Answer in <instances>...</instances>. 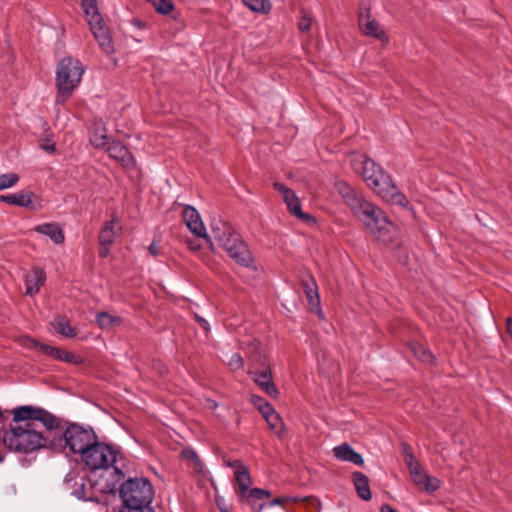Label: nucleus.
<instances>
[{"instance_id": "obj_1", "label": "nucleus", "mask_w": 512, "mask_h": 512, "mask_svg": "<svg viewBox=\"0 0 512 512\" xmlns=\"http://www.w3.org/2000/svg\"><path fill=\"white\" fill-rule=\"evenodd\" d=\"M335 188L353 214L377 241L384 245L394 243L397 235L396 226L388 220L380 208L367 201L345 181L336 182Z\"/></svg>"}, {"instance_id": "obj_2", "label": "nucleus", "mask_w": 512, "mask_h": 512, "mask_svg": "<svg viewBox=\"0 0 512 512\" xmlns=\"http://www.w3.org/2000/svg\"><path fill=\"white\" fill-rule=\"evenodd\" d=\"M2 442L9 450L24 454L45 448L48 444L51 448L57 446L54 440L50 441L30 421H12L9 429L3 434Z\"/></svg>"}, {"instance_id": "obj_3", "label": "nucleus", "mask_w": 512, "mask_h": 512, "mask_svg": "<svg viewBox=\"0 0 512 512\" xmlns=\"http://www.w3.org/2000/svg\"><path fill=\"white\" fill-rule=\"evenodd\" d=\"M117 491L122 500L120 512H153L154 489L147 478H129L117 487Z\"/></svg>"}, {"instance_id": "obj_4", "label": "nucleus", "mask_w": 512, "mask_h": 512, "mask_svg": "<svg viewBox=\"0 0 512 512\" xmlns=\"http://www.w3.org/2000/svg\"><path fill=\"white\" fill-rule=\"evenodd\" d=\"M84 67L81 62L72 57L63 58L57 65L56 87L58 90L56 102L64 104L78 87Z\"/></svg>"}, {"instance_id": "obj_5", "label": "nucleus", "mask_w": 512, "mask_h": 512, "mask_svg": "<svg viewBox=\"0 0 512 512\" xmlns=\"http://www.w3.org/2000/svg\"><path fill=\"white\" fill-rule=\"evenodd\" d=\"M80 455L82 462L89 467L92 472L97 470L107 471L110 466L118 461V456L122 457L119 450L109 444L99 442L98 438Z\"/></svg>"}, {"instance_id": "obj_6", "label": "nucleus", "mask_w": 512, "mask_h": 512, "mask_svg": "<svg viewBox=\"0 0 512 512\" xmlns=\"http://www.w3.org/2000/svg\"><path fill=\"white\" fill-rule=\"evenodd\" d=\"M112 480L103 479V475L98 480L81 477L79 487L73 491L78 499L94 500L93 490L101 494H115L117 492V484L124 479V472L117 466L113 467L110 472Z\"/></svg>"}, {"instance_id": "obj_7", "label": "nucleus", "mask_w": 512, "mask_h": 512, "mask_svg": "<svg viewBox=\"0 0 512 512\" xmlns=\"http://www.w3.org/2000/svg\"><path fill=\"white\" fill-rule=\"evenodd\" d=\"M97 434L92 427H84L75 422H66V428L58 439L59 445L62 442L74 454H81L97 439Z\"/></svg>"}, {"instance_id": "obj_8", "label": "nucleus", "mask_w": 512, "mask_h": 512, "mask_svg": "<svg viewBox=\"0 0 512 512\" xmlns=\"http://www.w3.org/2000/svg\"><path fill=\"white\" fill-rule=\"evenodd\" d=\"M234 491L240 503L248 504L252 509L257 500H264L271 497V492L262 488H252V478L247 467L234 471Z\"/></svg>"}, {"instance_id": "obj_9", "label": "nucleus", "mask_w": 512, "mask_h": 512, "mask_svg": "<svg viewBox=\"0 0 512 512\" xmlns=\"http://www.w3.org/2000/svg\"><path fill=\"white\" fill-rule=\"evenodd\" d=\"M14 423L20 421H30L37 429L38 423L44 426L48 431L58 430L61 427V420L49 411L31 405L17 407L13 410Z\"/></svg>"}, {"instance_id": "obj_10", "label": "nucleus", "mask_w": 512, "mask_h": 512, "mask_svg": "<svg viewBox=\"0 0 512 512\" xmlns=\"http://www.w3.org/2000/svg\"><path fill=\"white\" fill-rule=\"evenodd\" d=\"M379 178L372 182L370 188L386 202L405 206L407 198L402 194L386 172L378 174Z\"/></svg>"}, {"instance_id": "obj_11", "label": "nucleus", "mask_w": 512, "mask_h": 512, "mask_svg": "<svg viewBox=\"0 0 512 512\" xmlns=\"http://www.w3.org/2000/svg\"><path fill=\"white\" fill-rule=\"evenodd\" d=\"M220 247L223 248L237 264L246 268L254 267L252 254L238 233L228 238L227 243L225 241Z\"/></svg>"}, {"instance_id": "obj_12", "label": "nucleus", "mask_w": 512, "mask_h": 512, "mask_svg": "<svg viewBox=\"0 0 512 512\" xmlns=\"http://www.w3.org/2000/svg\"><path fill=\"white\" fill-rule=\"evenodd\" d=\"M90 29L97 40L100 48L107 54L114 52L113 40L108 28L105 26L103 17L94 11V15L87 17Z\"/></svg>"}, {"instance_id": "obj_13", "label": "nucleus", "mask_w": 512, "mask_h": 512, "mask_svg": "<svg viewBox=\"0 0 512 512\" xmlns=\"http://www.w3.org/2000/svg\"><path fill=\"white\" fill-rule=\"evenodd\" d=\"M353 170L363 177V180L370 187L374 180L378 179V174L385 171L366 155H356L351 160Z\"/></svg>"}, {"instance_id": "obj_14", "label": "nucleus", "mask_w": 512, "mask_h": 512, "mask_svg": "<svg viewBox=\"0 0 512 512\" xmlns=\"http://www.w3.org/2000/svg\"><path fill=\"white\" fill-rule=\"evenodd\" d=\"M273 186L283 197L290 213L305 222H314L315 218L301 210L299 198L295 192L280 182H274Z\"/></svg>"}, {"instance_id": "obj_15", "label": "nucleus", "mask_w": 512, "mask_h": 512, "mask_svg": "<svg viewBox=\"0 0 512 512\" xmlns=\"http://www.w3.org/2000/svg\"><path fill=\"white\" fill-rule=\"evenodd\" d=\"M183 218L189 230L196 236L202 237L209 244L211 250H214V244L211 237L206 233V228L200 218L198 211L190 206L186 205L183 208Z\"/></svg>"}, {"instance_id": "obj_16", "label": "nucleus", "mask_w": 512, "mask_h": 512, "mask_svg": "<svg viewBox=\"0 0 512 512\" xmlns=\"http://www.w3.org/2000/svg\"><path fill=\"white\" fill-rule=\"evenodd\" d=\"M109 156L125 168H134L136 165L135 158L129 149L120 141H112L107 146Z\"/></svg>"}, {"instance_id": "obj_17", "label": "nucleus", "mask_w": 512, "mask_h": 512, "mask_svg": "<svg viewBox=\"0 0 512 512\" xmlns=\"http://www.w3.org/2000/svg\"><path fill=\"white\" fill-rule=\"evenodd\" d=\"M249 374L252 376V379L257 385H259L262 381L264 382L265 380L271 379L272 372L267 358L260 354L253 356Z\"/></svg>"}, {"instance_id": "obj_18", "label": "nucleus", "mask_w": 512, "mask_h": 512, "mask_svg": "<svg viewBox=\"0 0 512 512\" xmlns=\"http://www.w3.org/2000/svg\"><path fill=\"white\" fill-rule=\"evenodd\" d=\"M301 286L306 295L307 302L311 307V310H316L317 313L319 314L322 313L320 308V296L318 293V286L314 277L310 273H307L305 276L302 277Z\"/></svg>"}, {"instance_id": "obj_19", "label": "nucleus", "mask_w": 512, "mask_h": 512, "mask_svg": "<svg viewBox=\"0 0 512 512\" xmlns=\"http://www.w3.org/2000/svg\"><path fill=\"white\" fill-rule=\"evenodd\" d=\"M46 280V274L40 267H33L31 272L25 276L26 295L37 294Z\"/></svg>"}, {"instance_id": "obj_20", "label": "nucleus", "mask_w": 512, "mask_h": 512, "mask_svg": "<svg viewBox=\"0 0 512 512\" xmlns=\"http://www.w3.org/2000/svg\"><path fill=\"white\" fill-rule=\"evenodd\" d=\"M211 233L213 239L218 243L220 246L225 241H228V238H231L237 232L234 230L232 225L228 222H225L221 219L219 220H213L211 223Z\"/></svg>"}, {"instance_id": "obj_21", "label": "nucleus", "mask_w": 512, "mask_h": 512, "mask_svg": "<svg viewBox=\"0 0 512 512\" xmlns=\"http://www.w3.org/2000/svg\"><path fill=\"white\" fill-rule=\"evenodd\" d=\"M211 233L213 239L218 243L220 246L225 241H228V238H231L237 232L234 230L232 225L228 222H225L221 219L219 220H213L211 223Z\"/></svg>"}, {"instance_id": "obj_22", "label": "nucleus", "mask_w": 512, "mask_h": 512, "mask_svg": "<svg viewBox=\"0 0 512 512\" xmlns=\"http://www.w3.org/2000/svg\"><path fill=\"white\" fill-rule=\"evenodd\" d=\"M333 454L338 460L341 461L351 462L358 466H362L364 464L363 457L348 443H343L334 447Z\"/></svg>"}, {"instance_id": "obj_23", "label": "nucleus", "mask_w": 512, "mask_h": 512, "mask_svg": "<svg viewBox=\"0 0 512 512\" xmlns=\"http://www.w3.org/2000/svg\"><path fill=\"white\" fill-rule=\"evenodd\" d=\"M34 230L40 234L46 235L55 244H61L65 240L63 229L58 223H44L36 226Z\"/></svg>"}, {"instance_id": "obj_24", "label": "nucleus", "mask_w": 512, "mask_h": 512, "mask_svg": "<svg viewBox=\"0 0 512 512\" xmlns=\"http://www.w3.org/2000/svg\"><path fill=\"white\" fill-rule=\"evenodd\" d=\"M352 481L355 486L357 495L364 501H369L372 498V493L369 486L368 477L359 471L352 473Z\"/></svg>"}, {"instance_id": "obj_25", "label": "nucleus", "mask_w": 512, "mask_h": 512, "mask_svg": "<svg viewBox=\"0 0 512 512\" xmlns=\"http://www.w3.org/2000/svg\"><path fill=\"white\" fill-rule=\"evenodd\" d=\"M32 192H20L18 194L0 195V202H6L19 207L34 209Z\"/></svg>"}, {"instance_id": "obj_26", "label": "nucleus", "mask_w": 512, "mask_h": 512, "mask_svg": "<svg viewBox=\"0 0 512 512\" xmlns=\"http://www.w3.org/2000/svg\"><path fill=\"white\" fill-rule=\"evenodd\" d=\"M90 142L95 148H104L109 145L107 129L101 123H94L90 132Z\"/></svg>"}, {"instance_id": "obj_27", "label": "nucleus", "mask_w": 512, "mask_h": 512, "mask_svg": "<svg viewBox=\"0 0 512 512\" xmlns=\"http://www.w3.org/2000/svg\"><path fill=\"white\" fill-rule=\"evenodd\" d=\"M359 27L361 32L367 36L374 37L381 41L388 40L386 32L381 29L380 25L375 19H368L363 23H359Z\"/></svg>"}, {"instance_id": "obj_28", "label": "nucleus", "mask_w": 512, "mask_h": 512, "mask_svg": "<svg viewBox=\"0 0 512 512\" xmlns=\"http://www.w3.org/2000/svg\"><path fill=\"white\" fill-rule=\"evenodd\" d=\"M116 221L113 219L105 223L98 235L99 245H111L116 235L121 231V227L115 228Z\"/></svg>"}, {"instance_id": "obj_29", "label": "nucleus", "mask_w": 512, "mask_h": 512, "mask_svg": "<svg viewBox=\"0 0 512 512\" xmlns=\"http://www.w3.org/2000/svg\"><path fill=\"white\" fill-rule=\"evenodd\" d=\"M408 348L414 354V356L425 364H432L434 362V356L429 349L419 342H410Z\"/></svg>"}, {"instance_id": "obj_30", "label": "nucleus", "mask_w": 512, "mask_h": 512, "mask_svg": "<svg viewBox=\"0 0 512 512\" xmlns=\"http://www.w3.org/2000/svg\"><path fill=\"white\" fill-rule=\"evenodd\" d=\"M51 325L58 334L64 337L74 338L77 335L76 330L69 324L66 317L58 316Z\"/></svg>"}, {"instance_id": "obj_31", "label": "nucleus", "mask_w": 512, "mask_h": 512, "mask_svg": "<svg viewBox=\"0 0 512 512\" xmlns=\"http://www.w3.org/2000/svg\"><path fill=\"white\" fill-rule=\"evenodd\" d=\"M21 342H22L23 347H25L27 349H37L42 354H44V355H46V356H48L50 358L52 356V351H53V347L54 346L42 343L39 340L34 339V338L30 337V336H24L22 338Z\"/></svg>"}, {"instance_id": "obj_32", "label": "nucleus", "mask_w": 512, "mask_h": 512, "mask_svg": "<svg viewBox=\"0 0 512 512\" xmlns=\"http://www.w3.org/2000/svg\"><path fill=\"white\" fill-rule=\"evenodd\" d=\"M96 322L102 329L112 328L116 324H120L121 318L112 316L108 312H99L96 315Z\"/></svg>"}, {"instance_id": "obj_33", "label": "nucleus", "mask_w": 512, "mask_h": 512, "mask_svg": "<svg viewBox=\"0 0 512 512\" xmlns=\"http://www.w3.org/2000/svg\"><path fill=\"white\" fill-rule=\"evenodd\" d=\"M242 2L252 11L260 13H269L272 5L269 0H242Z\"/></svg>"}, {"instance_id": "obj_34", "label": "nucleus", "mask_w": 512, "mask_h": 512, "mask_svg": "<svg viewBox=\"0 0 512 512\" xmlns=\"http://www.w3.org/2000/svg\"><path fill=\"white\" fill-rule=\"evenodd\" d=\"M57 361H62L68 364L73 365H81L83 364V358L79 355H76L68 350L62 349L59 351L58 355H56Z\"/></svg>"}, {"instance_id": "obj_35", "label": "nucleus", "mask_w": 512, "mask_h": 512, "mask_svg": "<svg viewBox=\"0 0 512 512\" xmlns=\"http://www.w3.org/2000/svg\"><path fill=\"white\" fill-rule=\"evenodd\" d=\"M180 456L182 459L186 461H191L194 464V469L196 471H200L202 469V461L197 455V453L190 448H185L181 451Z\"/></svg>"}, {"instance_id": "obj_36", "label": "nucleus", "mask_w": 512, "mask_h": 512, "mask_svg": "<svg viewBox=\"0 0 512 512\" xmlns=\"http://www.w3.org/2000/svg\"><path fill=\"white\" fill-rule=\"evenodd\" d=\"M313 18L311 13L306 9L302 8L300 10V18L298 21V28L301 32H308L312 26Z\"/></svg>"}, {"instance_id": "obj_37", "label": "nucleus", "mask_w": 512, "mask_h": 512, "mask_svg": "<svg viewBox=\"0 0 512 512\" xmlns=\"http://www.w3.org/2000/svg\"><path fill=\"white\" fill-rule=\"evenodd\" d=\"M158 13L163 15L169 14L174 9V4L171 0H150Z\"/></svg>"}, {"instance_id": "obj_38", "label": "nucleus", "mask_w": 512, "mask_h": 512, "mask_svg": "<svg viewBox=\"0 0 512 512\" xmlns=\"http://www.w3.org/2000/svg\"><path fill=\"white\" fill-rule=\"evenodd\" d=\"M252 402L260 411L262 416L266 415L267 413H271L273 409V406L261 396L253 395Z\"/></svg>"}, {"instance_id": "obj_39", "label": "nucleus", "mask_w": 512, "mask_h": 512, "mask_svg": "<svg viewBox=\"0 0 512 512\" xmlns=\"http://www.w3.org/2000/svg\"><path fill=\"white\" fill-rule=\"evenodd\" d=\"M263 417L267 421L269 427L276 432L278 431V428L282 427L283 425L280 415L274 410V408L272 409L271 413H267Z\"/></svg>"}, {"instance_id": "obj_40", "label": "nucleus", "mask_w": 512, "mask_h": 512, "mask_svg": "<svg viewBox=\"0 0 512 512\" xmlns=\"http://www.w3.org/2000/svg\"><path fill=\"white\" fill-rule=\"evenodd\" d=\"M19 181L17 173L2 174L0 175V190H4L14 186Z\"/></svg>"}, {"instance_id": "obj_41", "label": "nucleus", "mask_w": 512, "mask_h": 512, "mask_svg": "<svg viewBox=\"0 0 512 512\" xmlns=\"http://www.w3.org/2000/svg\"><path fill=\"white\" fill-rule=\"evenodd\" d=\"M258 386L270 397L278 398L279 390L277 389L272 378L269 380H265L264 382H260Z\"/></svg>"}, {"instance_id": "obj_42", "label": "nucleus", "mask_w": 512, "mask_h": 512, "mask_svg": "<svg viewBox=\"0 0 512 512\" xmlns=\"http://www.w3.org/2000/svg\"><path fill=\"white\" fill-rule=\"evenodd\" d=\"M439 487H440L439 479L427 474L424 479V483H423L422 487H420V488L431 493V492L436 491Z\"/></svg>"}, {"instance_id": "obj_43", "label": "nucleus", "mask_w": 512, "mask_h": 512, "mask_svg": "<svg viewBox=\"0 0 512 512\" xmlns=\"http://www.w3.org/2000/svg\"><path fill=\"white\" fill-rule=\"evenodd\" d=\"M81 6L86 14V17L94 15V11L99 13L97 0H82Z\"/></svg>"}, {"instance_id": "obj_44", "label": "nucleus", "mask_w": 512, "mask_h": 512, "mask_svg": "<svg viewBox=\"0 0 512 512\" xmlns=\"http://www.w3.org/2000/svg\"><path fill=\"white\" fill-rule=\"evenodd\" d=\"M39 147L45 152L52 154L56 151V144L50 137L39 140Z\"/></svg>"}, {"instance_id": "obj_45", "label": "nucleus", "mask_w": 512, "mask_h": 512, "mask_svg": "<svg viewBox=\"0 0 512 512\" xmlns=\"http://www.w3.org/2000/svg\"><path fill=\"white\" fill-rule=\"evenodd\" d=\"M289 499L286 497H276L272 501L264 504H260L258 507H254V512H260L265 507H272L274 505H284Z\"/></svg>"}, {"instance_id": "obj_46", "label": "nucleus", "mask_w": 512, "mask_h": 512, "mask_svg": "<svg viewBox=\"0 0 512 512\" xmlns=\"http://www.w3.org/2000/svg\"><path fill=\"white\" fill-rule=\"evenodd\" d=\"M228 365L231 370H238L243 367L244 361L239 353H235L231 356V359L228 362Z\"/></svg>"}, {"instance_id": "obj_47", "label": "nucleus", "mask_w": 512, "mask_h": 512, "mask_svg": "<svg viewBox=\"0 0 512 512\" xmlns=\"http://www.w3.org/2000/svg\"><path fill=\"white\" fill-rule=\"evenodd\" d=\"M368 19H372L371 14H370V7H369V5L362 4L360 7L359 14H358V24L363 23L364 21H367Z\"/></svg>"}, {"instance_id": "obj_48", "label": "nucleus", "mask_w": 512, "mask_h": 512, "mask_svg": "<svg viewBox=\"0 0 512 512\" xmlns=\"http://www.w3.org/2000/svg\"><path fill=\"white\" fill-rule=\"evenodd\" d=\"M426 473L421 471V472H417V473H414V475L411 476L414 484L416 486H418L419 488L422 487L423 483H424V479L426 477Z\"/></svg>"}, {"instance_id": "obj_49", "label": "nucleus", "mask_w": 512, "mask_h": 512, "mask_svg": "<svg viewBox=\"0 0 512 512\" xmlns=\"http://www.w3.org/2000/svg\"><path fill=\"white\" fill-rule=\"evenodd\" d=\"M149 254L151 256H158L160 254V246L156 243V241H153L149 247H148Z\"/></svg>"}, {"instance_id": "obj_50", "label": "nucleus", "mask_w": 512, "mask_h": 512, "mask_svg": "<svg viewBox=\"0 0 512 512\" xmlns=\"http://www.w3.org/2000/svg\"><path fill=\"white\" fill-rule=\"evenodd\" d=\"M400 447L403 457L413 454V449L407 442H402Z\"/></svg>"}, {"instance_id": "obj_51", "label": "nucleus", "mask_w": 512, "mask_h": 512, "mask_svg": "<svg viewBox=\"0 0 512 512\" xmlns=\"http://www.w3.org/2000/svg\"><path fill=\"white\" fill-rule=\"evenodd\" d=\"M226 465L235 470H241L242 467H246L241 460L227 461Z\"/></svg>"}, {"instance_id": "obj_52", "label": "nucleus", "mask_w": 512, "mask_h": 512, "mask_svg": "<svg viewBox=\"0 0 512 512\" xmlns=\"http://www.w3.org/2000/svg\"><path fill=\"white\" fill-rule=\"evenodd\" d=\"M405 464L407 467L412 466L414 463L419 462L416 457L414 456V453L408 456L403 457Z\"/></svg>"}, {"instance_id": "obj_53", "label": "nucleus", "mask_w": 512, "mask_h": 512, "mask_svg": "<svg viewBox=\"0 0 512 512\" xmlns=\"http://www.w3.org/2000/svg\"><path fill=\"white\" fill-rule=\"evenodd\" d=\"M109 247L110 245H100L99 249V257L106 258L109 255Z\"/></svg>"}, {"instance_id": "obj_54", "label": "nucleus", "mask_w": 512, "mask_h": 512, "mask_svg": "<svg viewBox=\"0 0 512 512\" xmlns=\"http://www.w3.org/2000/svg\"><path fill=\"white\" fill-rule=\"evenodd\" d=\"M409 472H410V475H414V473H417V472H421L422 469H421V465L419 462L417 463H414L412 466H409Z\"/></svg>"}, {"instance_id": "obj_55", "label": "nucleus", "mask_w": 512, "mask_h": 512, "mask_svg": "<svg viewBox=\"0 0 512 512\" xmlns=\"http://www.w3.org/2000/svg\"><path fill=\"white\" fill-rule=\"evenodd\" d=\"M380 512H397V511L389 504H383L380 508Z\"/></svg>"}, {"instance_id": "obj_56", "label": "nucleus", "mask_w": 512, "mask_h": 512, "mask_svg": "<svg viewBox=\"0 0 512 512\" xmlns=\"http://www.w3.org/2000/svg\"><path fill=\"white\" fill-rule=\"evenodd\" d=\"M196 320H197V322L200 324V326H201L202 328H204L205 330H208V329H209V328H208V322H207L205 319H203V318H201V317L197 316V317H196Z\"/></svg>"}, {"instance_id": "obj_57", "label": "nucleus", "mask_w": 512, "mask_h": 512, "mask_svg": "<svg viewBox=\"0 0 512 512\" xmlns=\"http://www.w3.org/2000/svg\"><path fill=\"white\" fill-rule=\"evenodd\" d=\"M133 24H134L136 27L140 28V29L144 28V27H145V25H146V24H145V22H143V21H142V20H140V19H134V20H133Z\"/></svg>"}, {"instance_id": "obj_58", "label": "nucleus", "mask_w": 512, "mask_h": 512, "mask_svg": "<svg viewBox=\"0 0 512 512\" xmlns=\"http://www.w3.org/2000/svg\"><path fill=\"white\" fill-rule=\"evenodd\" d=\"M187 244H188V246H189V248L191 250H198V249H200V245L195 244L194 241H192V240H188Z\"/></svg>"}, {"instance_id": "obj_59", "label": "nucleus", "mask_w": 512, "mask_h": 512, "mask_svg": "<svg viewBox=\"0 0 512 512\" xmlns=\"http://www.w3.org/2000/svg\"><path fill=\"white\" fill-rule=\"evenodd\" d=\"M60 350H61V348L54 346L53 347V351H52L51 359L55 360L56 359V355H58Z\"/></svg>"}, {"instance_id": "obj_60", "label": "nucleus", "mask_w": 512, "mask_h": 512, "mask_svg": "<svg viewBox=\"0 0 512 512\" xmlns=\"http://www.w3.org/2000/svg\"><path fill=\"white\" fill-rule=\"evenodd\" d=\"M3 416V413H2V410L0 409V419L2 418Z\"/></svg>"}, {"instance_id": "obj_61", "label": "nucleus", "mask_w": 512, "mask_h": 512, "mask_svg": "<svg viewBox=\"0 0 512 512\" xmlns=\"http://www.w3.org/2000/svg\"><path fill=\"white\" fill-rule=\"evenodd\" d=\"M220 510H221V512H228L227 509H220Z\"/></svg>"}, {"instance_id": "obj_62", "label": "nucleus", "mask_w": 512, "mask_h": 512, "mask_svg": "<svg viewBox=\"0 0 512 512\" xmlns=\"http://www.w3.org/2000/svg\"><path fill=\"white\" fill-rule=\"evenodd\" d=\"M3 460V456L0 455V462Z\"/></svg>"}]
</instances>
